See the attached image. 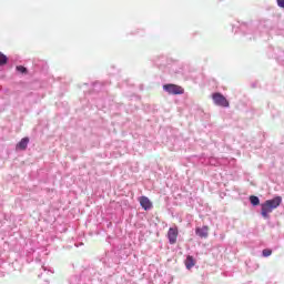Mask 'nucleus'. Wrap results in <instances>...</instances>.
<instances>
[{"instance_id": "7", "label": "nucleus", "mask_w": 284, "mask_h": 284, "mask_svg": "<svg viewBox=\"0 0 284 284\" xmlns=\"http://www.w3.org/2000/svg\"><path fill=\"white\" fill-rule=\"evenodd\" d=\"M28 143H30V138H22L21 141L16 145L17 150H28Z\"/></svg>"}, {"instance_id": "6", "label": "nucleus", "mask_w": 284, "mask_h": 284, "mask_svg": "<svg viewBox=\"0 0 284 284\" xmlns=\"http://www.w3.org/2000/svg\"><path fill=\"white\" fill-rule=\"evenodd\" d=\"M184 265H185L186 270H192V267H194V265H196V260H194V256L187 255L184 261Z\"/></svg>"}, {"instance_id": "1", "label": "nucleus", "mask_w": 284, "mask_h": 284, "mask_svg": "<svg viewBox=\"0 0 284 284\" xmlns=\"http://www.w3.org/2000/svg\"><path fill=\"white\" fill-rule=\"evenodd\" d=\"M283 203V197L276 196L272 200H267L262 204V216L263 219H270V214L276 210Z\"/></svg>"}, {"instance_id": "10", "label": "nucleus", "mask_w": 284, "mask_h": 284, "mask_svg": "<svg viewBox=\"0 0 284 284\" xmlns=\"http://www.w3.org/2000/svg\"><path fill=\"white\" fill-rule=\"evenodd\" d=\"M8 63V57L0 52V65H6Z\"/></svg>"}, {"instance_id": "8", "label": "nucleus", "mask_w": 284, "mask_h": 284, "mask_svg": "<svg viewBox=\"0 0 284 284\" xmlns=\"http://www.w3.org/2000/svg\"><path fill=\"white\" fill-rule=\"evenodd\" d=\"M209 230L207 226H203L202 229H196L195 234L200 236V239H207Z\"/></svg>"}, {"instance_id": "9", "label": "nucleus", "mask_w": 284, "mask_h": 284, "mask_svg": "<svg viewBox=\"0 0 284 284\" xmlns=\"http://www.w3.org/2000/svg\"><path fill=\"white\" fill-rule=\"evenodd\" d=\"M250 201H251V205H254V206L261 205V200L258 199V196L251 195Z\"/></svg>"}, {"instance_id": "12", "label": "nucleus", "mask_w": 284, "mask_h": 284, "mask_svg": "<svg viewBox=\"0 0 284 284\" xmlns=\"http://www.w3.org/2000/svg\"><path fill=\"white\" fill-rule=\"evenodd\" d=\"M16 70H17L18 72H20L21 74H26V73L28 72V69H26V67H23V65H18V67L16 68Z\"/></svg>"}, {"instance_id": "5", "label": "nucleus", "mask_w": 284, "mask_h": 284, "mask_svg": "<svg viewBox=\"0 0 284 284\" xmlns=\"http://www.w3.org/2000/svg\"><path fill=\"white\" fill-rule=\"evenodd\" d=\"M139 201H140L141 207H143V210H145V211L152 210V201H150V199L148 196H141L139 199Z\"/></svg>"}, {"instance_id": "4", "label": "nucleus", "mask_w": 284, "mask_h": 284, "mask_svg": "<svg viewBox=\"0 0 284 284\" xmlns=\"http://www.w3.org/2000/svg\"><path fill=\"white\" fill-rule=\"evenodd\" d=\"M168 239H169L170 245L176 244V240L179 239V229L170 227L168 231Z\"/></svg>"}, {"instance_id": "11", "label": "nucleus", "mask_w": 284, "mask_h": 284, "mask_svg": "<svg viewBox=\"0 0 284 284\" xmlns=\"http://www.w3.org/2000/svg\"><path fill=\"white\" fill-rule=\"evenodd\" d=\"M262 256H264L265 258H267V256H272V248H264L262 251Z\"/></svg>"}, {"instance_id": "3", "label": "nucleus", "mask_w": 284, "mask_h": 284, "mask_svg": "<svg viewBox=\"0 0 284 284\" xmlns=\"http://www.w3.org/2000/svg\"><path fill=\"white\" fill-rule=\"evenodd\" d=\"M212 99L215 105H220V108H230V101H227V99L222 93H213Z\"/></svg>"}, {"instance_id": "2", "label": "nucleus", "mask_w": 284, "mask_h": 284, "mask_svg": "<svg viewBox=\"0 0 284 284\" xmlns=\"http://www.w3.org/2000/svg\"><path fill=\"white\" fill-rule=\"evenodd\" d=\"M163 90H165L168 94H185V89L179 84H164Z\"/></svg>"}]
</instances>
